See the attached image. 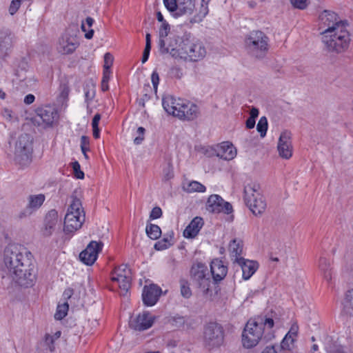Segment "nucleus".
<instances>
[{"instance_id": "nucleus-1", "label": "nucleus", "mask_w": 353, "mask_h": 353, "mask_svg": "<svg viewBox=\"0 0 353 353\" xmlns=\"http://www.w3.org/2000/svg\"><path fill=\"white\" fill-rule=\"evenodd\" d=\"M347 26V21L334 12L324 10L320 14L319 28L327 52L339 54L348 49L351 39Z\"/></svg>"}, {"instance_id": "nucleus-2", "label": "nucleus", "mask_w": 353, "mask_h": 353, "mask_svg": "<svg viewBox=\"0 0 353 353\" xmlns=\"http://www.w3.org/2000/svg\"><path fill=\"white\" fill-rule=\"evenodd\" d=\"M32 254L26 248L12 245L6 248L4 262L10 271L15 275L21 285L29 287L35 280L34 269L31 268Z\"/></svg>"}, {"instance_id": "nucleus-3", "label": "nucleus", "mask_w": 353, "mask_h": 353, "mask_svg": "<svg viewBox=\"0 0 353 353\" xmlns=\"http://www.w3.org/2000/svg\"><path fill=\"white\" fill-rule=\"evenodd\" d=\"M274 325L272 318L257 316L248 320L242 332L243 347L249 349L256 346L261 340L265 343L272 340Z\"/></svg>"}, {"instance_id": "nucleus-4", "label": "nucleus", "mask_w": 353, "mask_h": 353, "mask_svg": "<svg viewBox=\"0 0 353 353\" xmlns=\"http://www.w3.org/2000/svg\"><path fill=\"white\" fill-rule=\"evenodd\" d=\"M206 53V49L201 41L192 39L188 35L181 37L178 44L172 48L170 52V54L175 59L194 62L203 59Z\"/></svg>"}, {"instance_id": "nucleus-5", "label": "nucleus", "mask_w": 353, "mask_h": 353, "mask_svg": "<svg viewBox=\"0 0 353 353\" xmlns=\"http://www.w3.org/2000/svg\"><path fill=\"white\" fill-rule=\"evenodd\" d=\"M162 105L169 114L181 120L192 121L199 114V110L196 104L185 99H176L171 95L163 98Z\"/></svg>"}, {"instance_id": "nucleus-6", "label": "nucleus", "mask_w": 353, "mask_h": 353, "mask_svg": "<svg viewBox=\"0 0 353 353\" xmlns=\"http://www.w3.org/2000/svg\"><path fill=\"white\" fill-rule=\"evenodd\" d=\"M268 37L261 30H252L245 35L244 48L247 54L256 59H263L269 50Z\"/></svg>"}, {"instance_id": "nucleus-7", "label": "nucleus", "mask_w": 353, "mask_h": 353, "mask_svg": "<svg viewBox=\"0 0 353 353\" xmlns=\"http://www.w3.org/2000/svg\"><path fill=\"white\" fill-rule=\"evenodd\" d=\"M72 201L64 219L63 231L65 234H73L80 229L85 221V212L81 201L77 196H71Z\"/></svg>"}, {"instance_id": "nucleus-8", "label": "nucleus", "mask_w": 353, "mask_h": 353, "mask_svg": "<svg viewBox=\"0 0 353 353\" xmlns=\"http://www.w3.org/2000/svg\"><path fill=\"white\" fill-rule=\"evenodd\" d=\"M33 139L28 134H21L15 143L14 161L21 167L29 165L32 159Z\"/></svg>"}, {"instance_id": "nucleus-9", "label": "nucleus", "mask_w": 353, "mask_h": 353, "mask_svg": "<svg viewBox=\"0 0 353 353\" xmlns=\"http://www.w3.org/2000/svg\"><path fill=\"white\" fill-rule=\"evenodd\" d=\"M192 283L200 290L203 294H207L213 283L211 274L205 263L197 262L194 263L190 271Z\"/></svg>"}, {"instance_id": "nucleus-10", "label": "nucleus", "mask_w": 353, "mask_h": 353, "mask_svg": "<svg viewBox=\"0 0 353 353\" xmlns=\"http://www.w3.org/2000/svg\"><path fill=\"white\" fill-rule=\"evenodd\" d=\"M244 200L254 215L261 214L266 208V203L259 192V186L248 183L244 187Z\"/></svg>"}, {"instance_id": "nucleus-11", "label": "nucleus", "mask_w": 353, "mask_h": 353, "mask_svg": "<svg viewBox=\"0 0 353 353\" xmlns=\"http://www.w3.org/2000/svg\"><path fill=\"white\" fill-rule=\"evenodd\" d=\"M224 340V330L223 327L216 323L210 322L205 325L203 331V341L205 347L213 349L220 347Z\"/></svg>"}, {"instance_id": "nucleus-12", "label": "nucleus", "mask_w": 353, "mask_h": 353, "mask_svg": "<svg viewBox=\"0 0 353 353\" xmlns=\"http://www.w3.org/2000/svg\"><path fill=\"white\" fill-rule=\"evenodd\" d=\"M170 30V26L167 21L161 23L159 30V49L161 54L170 53L171 48L178 44L179 39L181 38L177 36L167 38Z\"/></svg>"}, {"instance_id": "nucleus-13", "label": "nucleus", "mask_w": 353, "mask_h": 353, "mask_svg": "<svg viewBox=\"0 0 353 353\" xmlns=\"http://www.w3.org/2000/svg\"><path fill=\"white\" fill-rule=\"evenodd\" d=\"M103 243L92 241L85 249L79 254V259L87 265H92L96 261L99 253L102 250Z\"/></svg>"}, {"instance_id": "nucleus-14", "label": "nucleus", "mask_w": 353, "mask_h": 353, "mask_svg": "<svg viewBox=\"0 0 353 353\" xmlns=\"http://www.w3.org/2000/svg\"><path fill=\"white\" fill-rule=\"evenodd\" d=\"M206 209L212 213L224 212L230 214L233 211L232 205L229 202L225 201L218 194H212L209 196L206 203Z\"/></svg>"}, {"instance_id": "nucleus-15", "label": "nucleus", "mask_w": 353, "mask_h": 353, "mask_svg": "<svg viewBox=\"0 0 353 353\" xmlns=\"http://www.w3.org/2000/svg\"><path fill=\"white\" fill-rule=\"evenodd\" d=\"M79 46L77 37L67 30L59 38L57 50L62 54H72Z\"/></svg>"}, {"instance_id": "nucleus-16", "label": "nucleus", "mask_w": 353, "mask_h": 353, "mask_svg": "<svg viewBox=\"0 0 353 353\" xmlns=\"http://www.w3.org/2000/svg\"><path fill=\"white\" fill-rule=\"evenodd\" d=\"M292 134L285 130L280 134L277 149L279 156L283 159H288L292 155V145L291 141Z\"/></svg>"}, {"instance_id": "nucleus-17", "label": "nucleus", "mask_w": 353, "mask_h": 353, "mask_svg": "<svg viewBox=\"0 0 353 353\" xmlns=\"http://www.w3.org/2000/svg\"><path fill=\"white\" fill-rule=\"evenodd\" d=\"M154 323V317L149 313L144 312L130 321V327L134 330L143 331L150 328Z\"/></svg>"}, {"instance_id": "nucleus-18", "label": "nucleus", "mask_w": 353, "mask_h": 353, "mask_svg": "<svg viewBox=\"0 0 353 353\" xmlns=\"http://www.w3.org/2000/svg\"><path fill=\"white\" fill-rule=\"evenodd\" d=\"M228 267L223 264L221 260L215 259L210 263V273L212 276L213 283H218L226 276Z\"/></svg>"}, {"instance_id": "nucleus-19", "label": "nucleus", "mask_w": 353, "mask_h": 353, "mask_svg": "<svg viewBox=\"0 0 353 353\" xmlns=\"http://www.w3.org/2000/svg\"><path fill=\"white\" fill-rule=\"evenodd\" d=\"M161 292V288L156 285L145 286L142 294L143 303L147 306L154 305L157 302Z\"/></svg>"}, {"instance_id": "nucleus-20", "label": "nucleus", "mask_w": 353, "mask_h": 353, "mask_svg": "<svg viewBox=\"0 0 353 353\" xmlns=\"http://www.w3.org/2000/svg\"><path fill=\"white\" fill-rule=\"evenodd\" d=\"M36 112L37 117H39L47 126L52 125L58 118L57 111L54 108L50 105L39 108L37 110Z\"/></svg>"}, {"instance_id": "nucleus-21", "label": "nucleus", "mask_w": 353, "mask_h": 353, "mask_svg": "<svg viewBox=\"0 0 353 353\" xmlns=\"http://www.w3.org/2000/svg\"><path fill=\"white\" fill-rule=\"evenodd\" d=\"M14 35L9 30H3L0 33V56L6 57L11 51L14 42Z\"/></svg>"}, {"instance_id": "nucleus-22", "label": "nucleus", "mask_w": 353, "mask_h": 353, "mask_svg": "<svg viewBox=\"0 0 353 353\" xmlns=\"http://www.w3.org/2000/svg\"><path fill=\"white\" fill-rule=\"evenodd\" d=\"M241 268L243 272V279H249L256 271L259 264L256 261L245 259L243 257L237 259L236 262Z\"/></svg>"}, {"instance_id": "nucleus-23", "label": "nucleus", "mask_w": 353, "mask_h": 353, "mask_svg": "<svg viewBox=\"0 0 353 353\" xmlns=\"http://www.w3.org/2000/svg\"><path fill=\"white\" fill-rule=\"evenodd\" d=\"M45 201V196L42 194L37 195H30L28 197V204L26 210L23 214H31L33 212L38 210Z\"/></svg>"}, {"instance_id": "nucleus-24", "label": "nucleus", "mask_w": 353, "mask_h": 353, "mask_svg": "<svg viewBox=\"0 0 353 353\" xmlns=\"http://www.w3.org/2000/svg\"><path fill=\"white\" fill-rule=\"evenodd\" d=\"M236 155V148L229 142H223L216 152L217 157L226 161L233 159Z\"/></svg>"}, {"instance_id": "nucleus-25", "label": "nucleus", "mask_w": 353, "mask_h": 353, "mask_svg": "<svg viewBox=\"0 0 353 353\" xmlns=\"http://www.w3.org/2000/svg\"><path fill=\"white\" fill-rule=\"evenodd\" d=\"M196 0H178L177 12L173 15L179 17L182 15H191L195 8Z\"/></svg>"}, {"instance_id": "nucleus-26", "label": "nucleus", "mask_w": 353, "mask_h": 353, "mask_svg": "<svg viewBox=\"0 0 353 353\" xmlns=\"http://www.w3.org/2000/svg\"><path fill=\"white\" fill-rule=\"evenodd\" d=\"M203 225V219L199 216L194 218L183 232L185 238H194Z\"/></svg>"}, {"instance_id": "nucleus-27", "label": "nucleus", "mask_w": 353, "mask_h": 353, "mask_svg": "<svg viewBox=\"0 0 353 353\" xmlns=\"http://www.w3.org/2000/svg\"><path fill=\"white\" fill-rule=\"evenodd\" d=\"M58 213L55 210H52L48 212L45 218V228L43 234L46 236L52 234L55 229L57 223Z\"/></svg>"}, {"instance_id": "nucleus-28", "label": "nucleus", "mask_w": 353, "mask_h": 353, "mask_svg": "<svg viewBox=\"0 0 353 353\" xmlns=\"http://www.w3.org/2000/svg\"><path fill=\"white\" fill-rule=\"evenodd\" d=\"M111 280L118 284L121 294L125 296L131 286V276L120 275V277H111Z\"/></svg>"}, {"instance_id": "nucleus-29", "label": "nucleus", "mask_w": 353, "mask_h": 353, "mask_svg": "<svg viewBox=\"0 0 353 353\" xmlns=\"http://www.w3.org/2000/svg\"><path fill=\"white\" fill-rule=\"evenodd\" d=\"M319 268L323 274V276L327 283L332 281V271L330 261L325 258L321 257L319 259Z\"/></svg>"}, {"instance_id": "nucleus-30", "label": "nucleus", "mask_w": 353, "mask_h": 353, "mask_svg": "<svg viewBox=\"0 0 353 353\" xmlns=\"http://www.w3.org/2000/svg\"><path fill=\"white\" fill-rule=\"evenodd\" d=\"M229 251L232 257H234V261L237 262V259H240L239 257L243 251V245L242 242L240 241H237L236 239H233L231 241L229 245Z\"/></svg>"}, {"instance_id": "nucleus-31", "label": "nucleus", "mask_w": 353, "mask_h": 353, "mask_svg": "<svg viewBox=\"0 0 353 353\" xmlns=\"http://www.w3.org/2000/svg\"><path fill=\"white\" fill-rule=\"evenodd\" d=\"M184 191L188 193L192 192H204L206 190L205 185L196 181H192L183 186Z\"/></svg>"}, {"instance_id": "nucleus-32", "label": "nucleus", "mask_w": 353, "mask_h": 353, "mask_svg": "<svg viewBox=\"0 0 353 353\" xmlns=\"http://www.w3.org/2000/svg\"><path fill=\"white\" fill-rule=\"evenodd\" d=\"M145 231L148 237L153 240L158 239L161 234V230L160 227L155 224H148Z\"/></svg>"}, {"instance_id": "nucleus-33", "label": "nucleus", "mask_w": 353, "mask_h": 353, "mask_svg": "<svg viewBox=\"0 0 353 353\" xmlns=\"http://www.w3.org/2000/svg\"><path fill=\"white\" fill-rule=\"evenodd\" d=\"M296 336V331L294 332H288V333L286 334V335L282 340V341L281 343L280 348L283 349V350H290L295 340Z\"/></svg>"}, {"instance_id": "nucleus-34", "label": "nucleus", "mask_w": 353, "mask_h": 353, "mask_svg": "<svg viewBox=\"0 0 353 353\" xmlns=\"http://www.w3.org/2000/svg\"><path fill=\"white\" fill-rule=\"evenodd\" d=\"M172 235H169L166 237H164L160 241H158L154 244V249L157 250H163L168 248L170 245H172Z\"/></svg>"}, {"instance_id": "nucleus-35", "label": "nucleus", "mask_w": 353, "mask_h": 353, "mask_svg": "<svg viewBox=\"0 0 353 353\" xmlns=\"http://www.w3.org/2000/svg\"><path fill=\"white\" fill-rule=\"evenodd\" d=\"M68 308H69V305L66 301L63 304L58 305L57 311L54 314L55 319H57V320L63 319L67 315Z\"/></svg>"}, {"instance_id": "nucleus-36", "label": "nucleus", "mask_w": 353, "mask_h": 353, "mask_svg": "<svg viewBox=\"0 0 353 353\" xmlns=\"http://www.w3.org/2000/svg\"><path fill=\"white\" fill-rule=\"evenodd\" d=\"M122 276H131V270L128 268L127 265L122 264L116 268L112 273L111 277H120Z\"/></svg>"}, {"instance_id": "nucleus-37", "label": "nucleus", "mask_w": 353, "mask_h": 353, "mask_svg": "<svg viewBox=\"0 0 353 353\" xmlns=\"http://www.w3.org/2000/svg\"><path fill=\"white\" fill-rule=\"evenodd\" d=\"M181 294L185 299H189L192 296V290L190 288L188 281L185 279L180 280Z\"/></svg>"}, {"instance_id": "nucleus-38", "label": "nucleus", "mask_w": 353, "mask_h": 353, "mask_svg": "<svg viewBox=\"0 0 353 353\" xmlns=\"http://www.w3.org/2000/svg\"><path fill=\"white\" fill-rule=\"evenodd\" d=\"M345 308L347 313L353 315V289L349 290L346 294Z\"/></svg>"}, {"instance_id": "nucleus-39", "label": "nucleus", "mask_w": 353, "mask_h": 353, "mask_svg": "<svg viewBox=\"0 0 353 353\" xmlns=\"http://www.w3.org/2000/svg\"><path fill=\"white\" fill-rule=\"evenodd\" d=\"M268 125L267 118L265 117H261L257 123L256 130L260 133L261 137H264L266 135Z\"/></svg>"}, {"instance_id": "nucleus-40", "label": "nucleus", "mask_w": 353, "mask_h": 353, "mask_svg": "<svg viewBox=\"0 0 353 353\" xmlns=\"http://www.w3.org/2000/svg\"><path fill=\"white\" fill-rule=\"evenodd\" d=\"M168 323L175 328H180L185 324V319L181 316H172L168 319Z\"/></svg>"}, {"instance_id": "nucleus-41", "label": "nucleus", "mask_w": 353, "mask_h": 353, "mask_svg": "<svg viewBox=\"0 0 353 353\" xmlns=\"http://www.w3.org/2000/svg\"><path fill=\"white\" fill-rule=\"evenodd\" d=\"M90 140L86 136H82L81 137V150L85 159H88L87 152L90 150L89 148Z\"/></svg>"}, {"instance_id": "nucleus-42", "label": "nucleus", "mask_w": 353, "mask_h": 353, "mask_svg": "<svg viewBox=\"0 0 353 353\" xmlns=\"http://www.w3.org/2000/svg\"><path fill=\"white\" fill-rule=\"evenodd\" d=\"M210 1V0H202L201 1V8H200L199 12L196 16V17L198 18V20L201 21L208 13V4Z\"/></svg>"}, {"instance_id": "nucleus-43", "label": "nucleus", "mask_w": 353, "mask_h": 353, "mask_svg": "<svg viewBox=\"0 0 353 353\" xmlns=\"http://www.w3.org/2000/svg\"><path fill=\"white\" fill-rule=\"evenodd\" d=\"M72 168L74 176L79 179H83L84 178V173L81 170V166L78 161L72 163Z\"/></svg>"}, {"instance_id": "nucleus-44", "label": "nucleus", "mask_w": 353, "mask_h": 353, "mask_svg": "<svg viewBox=\"0 0 353 353\" xmlns=\"http://www.w3.org/2000/svg\"><path fill=\"white\" fill-rule=\"evenodd\" d=\"M165 8L171 12H177V0H163Z\"/></svg>"}, {"instance_id": "nucleus-45", "label": "nucleus", "mask_w": 353, "mask_h": 353, "mask_svg": "<svg viewBox=\"0 0 353 353\" xmlns=\"http://www.w3.org/2000/svg\"><path fill=\"white\" fill-rule=\"evenodd\" d=\"M145 129L143 127H139L137 130V134H138L134 139V143L135 145L141 144L144 140V134H145Z\"/></svg>"}, {"instance_id": "nucleus-46", "label": "nucleus", "mask_w": 353, "mask_h": 353, "mask_svg": "<svg viewBox=\"0 0 353 353\" xmlns=\"http://www.w3.org/2000/svg\"><path fill=\"white\" fill-rule=\"evenodd\" d=\"M55 339L51 334H46L45 336V344L50 352H53L55 349Z\"/></svg>"}, {"instance_id": "nucleus-47", "label": "nucleus", "mask_w": 353, "mask_h": 353, "mask_svg": "<svg viewBox=\"0 0 353 353\" xmlns=\"http://www.w3.org/2000/svg\"><path fill=\"white\" fill-rule=\"evenodd\" d=\"M295 8L304 10L307 7V0H290Z\"/></svg>"}, {"instance_id": "nucleus-48", "label": "nucleus", "mask_w": 353, "mask_h": 353, "mask_svg": "<svg viewBox=\"0 0 353 353\" xmlns=\"http://www.w3.org/2000/svg\"><path fill=\"white\" fill-rule=\"evenodd\" d=\"M22 0H12L9 7V12L11 15L14 14L21 6Z\"/></svg>"}, {"instance_id": "nucleus-49", "label": "nucleus", "mask_w": 353, "mask_h": 353, "mask_svg": "<svg viewBox=\"0 0 353 353\" xmlns=\"http://www.w3.org/2000/svg\"><path fill=\"white\" fill-rule=\"evenodd\" d=\"M114 58L110 52H106L104 54V65L103 69L110 70L112 65Z\"/></svg>"}, {"instance_id": "nucleus-50", "label": "nucleus", "mask_w": 353, "mask_h": 353, "mask_svg": "<svg viewBox=\"0 0 353 353\" xmlns=\"http://www.w3.org/2000/svg\"><path fill=\"white\" fill-rule=\"evenodd\" d=\"M162 210L159 207H154L152 208L150 214V219H159L162 216Z\"/></svg>"}, {"instance_id": "nucleus-51", "label": "nucleus", "mask_w": 353, "mask_h": 353, "mask_svg": "<svg viewBox=\"0 0 353 353\" xmlns=\"http://www.w3.org/2000/svg\"><path fill=\"white\" fill-rule=\"evenodd\" d=\"M262 353H282L281 349L277 345L267 346Z\"/></svg>"}, {"instance_id": "nucleus-52", "label": "nucleus", "mask_w": 353, "mask_h": 353, "mask_svg": "<svg viewBox=\"0 0 353 353\" xmlns=\"http://www.w3.org/2000/svg\"><path fill=\"white\" fill-rule=\"evenodd\" d=\"M152 83L155 90H157V86L159 83V76L157 71H154L151 76Z\"/></svg>"}, {"instance_id": "nucleus-53", "label": "nucleus", "mask_w": 353, "mask_h": 353, "mask_svg": "<svg viewBox=\"0 0 353 353\" xmlns=\"http://www.w3.org/2000/svg\"><path fill=\"white\" fill-rule=\"evenodd\" d=\"M81 29H82L83 32H85V37L86 39H90L92 38L93 34H94V30L92 29H91L87 32L86 25L84 23H82V24H81Z\"/></svg>"}, {"instance_id": "nucleus-54", "label": "nucleus", "mask_w": 353, "mask_h": 353, "mask_svg": "<svg viewBox=\"0 0 353 353\" xmlns=\"http://www.w3.org/2000/svg\"><path fill=\"white\" fill-rule=\"evenodd\" d=\"M95 95V92L94 90H86L85 92V101L88 104L90 101H92Z\"/></svg>"}, {"instance_id": "nucleus-55", "label": "nucleus", "mask_w": 353, "mask_h": 353, "mask_svg": "<svg viewBox=\"0 0 353 353\" xmlns=\"http://www.w3.org/2000/svg\"><path fill=\"white\" fill-rule=\"evenodd\" d=\"M73 293H74L73 289L68 288L64 290L63 294V297L65 300L67 301L68 299L71 298Z\"/></svg>"}, {"instance_id": "nucleus-56", "label": "nucleus", "mask_w": 353, "mask_h": 353, "mask_svg": "<svg viewBox=\"0 0 353 353\" xmlns=\"http://www.w3.org/2000/svg\"><path fill=\"white\" fill-rule=\"evenodd\" d=\"M35 97L33 94H29L24 98V103L27 105H30L34 102Z\"/></svg>"}, {"instance_id": "nucleus-57", "label": "nucleus", "mask_w": 353, "mask_h": 353, "mask_svg": "<svg viewBox=\"0 0 353 353\" xmlns=\"http://www.w3.org/2000/svg\"><path fill=\"white\" fill-rule=\"evenodd\" d=\"M150 50H151L150 48H145L143 53V56H142V59H141V61L143 63H144L145 62H146L148 61L149 55H150Z\"/></svg>"}, {"instance_id": "nucleus-58", "label": "nucleus", "mask_w": 353, "mask_h": 353, "mask_svg": "<svg viewBox=\"0 0 353 353\" xmlns=\"http://www.w3.org/2000/svg\"><path fill=\"white\" fill-rule=\"evenodd\" d=\"M245 125H246V128H248V129L253 128L254 127V125H255V119H253V118L249 117L246 120Z\"/></svg>"}, {"instance_id": "nucleus-59", "label": "nucleus", "mask_w": 353, "mask_h": 353, "mask_svg": "<svg viewBox=\"0 0 353 353\" xmlns=\"http://www.w3.org/2000/svg\"><path fill=\"white\" fill-rule=\"evenodd\" d=\"M100 119H101V115L98 113L96 114L92 119V127L99 126V122Z\"/></svg>"}, {"instance_id": "nucleus-60", "label": "nucleus", "mask_w": 353, "mask_h": 353, "mask_svg": "<svg viewBox=\"0 0 353 353\" xmlns=\"http://www.w3.org/2000/svg\"><path fill=\"white\" fill-rule=\"evenodd\" d=\"M110 77V70L103 69V81H109Z\"/></svg>"}, {"instance_id": "nucleus-61", "label": "nucleus", "mask_w": 353, "mask_h": 353, "mask_svg": "<svg viewBox=\"0 0 353 353\" xmlns=\"http://www.w3.org/2000/svg\"><path fill=\"white\" fill-rule=\"evenodd\" d=\"M12 111L8 109H4L3 112V116L8 120H11L12 116Z\"/></svg>"}, {"instance_id": "nucleus-62", "label": "nucleus", "mask_w": 353, "mask_h": 353, "mask_svg": "<svg viewBox=\"0 0 353 353\" xmlns=\"http://www.w3.org/2000/svg\"><path fill=\"white\" fill-rule=\"evenodd\" d=\"M259 116V110L256 108L252 107L250 110L251 118L256 119Z\"/></svg>"}, {"instance_id": "nucleus-63", "label": "nucleus", "mask_w": 353, "mask_h": 353, "mask_svg": "<svg viewBox=\"0 0 353 353\" xmlns=\"http://www.w3.org/2000/svg\"><path fill=\"white\" fill-rule=\"evenodd\" d=\"M151 49V35L150 33H147L145 35V47Z\"/></svg>"}, {"instance_id": "nucleus-64", "label": "nucleus", "mask_w": 353, "mask_h": 353, "mask_svg": "<svg viewBox=\"0 0 353 353\" xmlns=\"http://www.w3.org/2000/svg\"><path fill=\"white\" fill-rule=\"evenodd\" d=\"M93 130V137L95 139H98L99 137V126L97 127H92Z\"/></svg>"}]
</instances>
